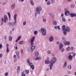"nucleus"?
I'll use <instances>...</instances> for the list:
<instances>
[{"mask_svg":"<svg viewBox=\"0 0 76 76\" xmlns=\"http://www.w3.org/2000/svg\"><path fill=\"white\" fill-rule=\"evenodd\" d=\"M23 25H26V22H24L23 23Z\"/></svg>","mask_w":76,"mask_h":76,"instance_id":"obj_48","label":"nucleus"},{"mask_svg":"<svg viewBox=\"0 0 76 76\" xmlns=\"http://www.w3.org/2000/svg\"><path fill=\"white\" fill-rule=\"evenodd\" d=\"M62 39L63 40H65V38H64V37H62Z\"/></svg>","mask_w":76,"mask_h":76,"instance_id":"obj_55","label":"nucleus"},{"mask_svg":"<svg viewBox=\"0 0 76 76\" xmlns=\"http://www.w3.org/2000/svg\"><path fill=\"white\" fill-rule=\"evenodd\" d=\"M35 56H36V57H37V56H38V52L37 51L35 53Z\"/></svg>","mask_w":76,"mask_h":76,"instance_id":"obj_22","label":"nucleus"},{"mask_svg":"<svg viewBox=\"0 0 76 76\" xmlns=\"http://www.w3.org/2000/svg\"><path fill=\"white\" fill-rule=\"evenodd\" d=\"M48 70H49V69L47 68V69H46V71H47V72H48Z\"/></svg>","mask_w":76,"mask_h":76,"instance_id":"obj_59","label":"nucleus"},{"mask_svg":"<svg viewBox=\"0 0 76 76\" xmlns=\"http://www.w3.org/2000/svg\"><path fill=\"white\" fill-rule=\"evenodd\" d=\"M2 47V45L0 44V49Z\"/></svg>","mask_w":76,"mask_h":76,"instance_id":"obj_53","label":"nucleus"},{"mask_svg":"<svg viewBox=\"0 0 76 76\" xmlns=\"http://www.w3.org/2000/svg\"><path fill=\"white\" fill-rule=\"evenodd\" d=\"M48 53L49 54H51V51H49L48 52Z\"/></svg>","mask_w":76,"mask_h":76,"instance_id":"obj_43","label":"nucleus"},{"mask_svg":"<svg viewBox=\"0 0 76 76\" xmlns=\"http://www.w3.org/2000/svg\"><path fill=\"white\" fill-rule=\"evenodd\" d=\"M27 61L30 66V69L31 72H33L34 70V66L32 63H30V59L29 58H28L27 59Z\"/></svg>","mask_w":76,"mask_h":76,"instance_id":"obj_1","label":"nucleus"},{"mask_svg":"<svg viewBox=\"0 0 76 76\" xmlns=\"http://www.w3.org/2000/svg\"><path fill=\"white\" fill-rule=\"evenodd\" d=\"M41 30L42 32V35L44 36H45L46 35V30H45V29L43 28L41 29Z\"/></svg>","mask_w":76,"mask_h":76,"instance_id":"obj_5","label":"nucleus"},{"mask_svg":"<svg viewBox=\"0 0 76 76\" xmlns=\"http://www.w3.org/2000/svg\"><path fill=\"white\" fill-rule=\"evenodd\" d=\"M14 30H15V28H13L12 29V31H14Z\"/></svg>","mask_w":76,"mask_h":76,"instance_id":"obj_64","label":"nucleus"},{"mask_svg":"<svg viewBox=\"0 0 76 76\" xmlns=\"http://www.w3.org/2000/svg\"><path fill=\"white\" fill-rule=\"evenodd\" d=\"M66 16H69L70 15V12L69 11H66L65 12Z\"/></svg>","mask_w":76,"mask_h":76,"instance_id":"obj_9","label":"nucleus"},{"mask_svg":"<svg viewBox=\"0 0 76 76\" xmlns=\"http://www.w3.org/2000/svg\"><path fill=\"white\" fill-rule=\"evenodd\" d=\"M14 58H16V55H14Z\"/></svg>","mask_w":76,"mask_h":76,"instance_id":"obj_51","label":"nucleus"},{"mask_svg":"<svg viewBox=\"0 0 76 76\" xmlns=\"http://www.w3.org/2000/svg\"><path fill=\"white\" fill-rule=\"evenodd\" d=\"M54 28H55V29H57L58 28V29L59 30H60V28L59 26H55Z\"/></svg>","mask_w":76,"mask_h":76,"instance_id":"obj_18","label":"nucleus"},{"mask_svg":"<svg viewBox=\"0 0 76 76\" xmlns=\"http://www.w3.org/2000/svg\"><path fill=\"white\" fill-rule=\"evenodd\" d=\"M9 48H7V53H9Z\"/></svg>","mask_w":76,"mask_h":76,"instance_id":"obj_34","label":"nucleus"},{"mask_svg":"<svg viewBox=\"0 0 76 76\" xmlns=\"http://www.w3.org/2000/svg\"><path fill=\"white\" fill-rule=\"evenodd\" d=\"M62 20L64 22H66V19H65V18H64V17L62 18Z\"/></svg>","mask_w":76,"mask_h":76,"instance_id":"obj_31","label":"nucleus"},{"mask_svg":"<svg viewBox=\"0 0 76 76\" xmlns=\"http://www.w3.org/2000/svg\"><path fill=\"white\" fill-rule=\"evenodd\" d=\"M46 64H49L50 63V61L48 60H47L45 61Z\"/></svg>","mask_w":76,"mask_h":76,"instance_id":"obj_20","label":"nucleus"},{"mask_svg":"<svg viewBox=\"0 0 76 76\" xmlns=\"http://www.w3.org/2000/svg\"><path fill=\"white\" fill-rule=\"evenodd\" d=\"M54 40V37L51 36L49 38V40L50 42H52Z\"/></svg>","mask_w":76,"mask_h":76,"instance_id":"obj_12","label":"nucleus"},{"mask_svg":"<svg viewBox=\"0 0 76 76\" xmlns=\"http://www.w3.org/2000/svg\"><path fill=\"white\" fill-rule=\"evenodd\" d=\"M9 40L10 41H12V37H11L10 36L9 37Z\"/></svg>","mask_w":76,"mask_h":76,"instance_id":"obj_27","label":"nucleus"},{"mask_svg":"<svg viewBox=\"0 0 76 76\" xmlns=\"http://www.w3.org/2000/svg\"><path fill=\"white\" fill-rule=\"evenodd\" d=\"M30 3H31V4L32 6H33L34 4V2H33V0H30Z\"/></svg>","mask_w":76,"mask_h":76,"instance_id":"obj_21","label":"nucleus"},{"mask_svg":"<svg viewBox=\"0 0 76 76\" xmlns=\"http://www.w3.org/2000/svg\"><path fill=\"white\" fill-rule=\"evenodd\" d=\"M21 53H22V52H23V49H21Z\"/></svg>","mask_w":76,"mask_h":76,"instance_id":"obj_60","label":"nucleus"},{"mask_svg":"<svg viewBox=\"0 0 76 76\" xmlns=\"http://www.w3.org/2000/svg\"><path fill=\"white\" fill-rule=\"evenodd\" d=\"M3 25V22H1V25Z\"/></svg>","mask_w":76,"mask_h":76,"instance_id":"obj_61","label":"nucleus"},{"mask_svg":"<svg viewBox=\"0 0 76 76\" xmlns=\"http://www.w3.org/2000/svg\"><path fill=\"white\" fill-rule=\"evenodd\" d=\"M8 25L9 26H10V25H12V23L10 22H9V23Z\"/></svg>","mask_w":76,"mask_h":76,"instance_id":"obj_45","label":"nucleus"},{"mask_svg":"<svg viewBox=\"0 0 76 76\" xmlns=\"http://www.w3.org/2000/svg\"><path fill=\"white\" fill-rule=\"evenodd\" d=\"M70 42H67V41H65L64 43V45H70Z\"/></svg>","mask_w":76,"mask_h":76,"instance_id":"obj_10","label":"nucleus"},{"mask_svg":"<svg viewBox=\"0 0 76 76\" xmlns=\"http://www.w3.org/2000/svg\"><path fill=\"white\" fill-rule=\"evenodd\" d=\"M42 10V7H38L36 8V11L38 12H40Z\"/></svg>","mask_w":76,"mask_h":76,"instance_id":"obj_8","label":"nucleus"},{"mask_svg":"<svg viewBox=\"0 0 76 76\" xmlns=\"http://www.w3.org/2000/svg\"><path fill=\"white\" fill-rule=\"evenodd\" d=\"M59 43H60V42L58 41L56 42L57 44H59Z\"/></svg>","mask_w":76,"mask_h":76,"instance_id":"obj_56","label":"nucleus"},{"mask_svg":"<svg viewBox=\"0 0 76 76\" xmlns=\"http://www.w3.org/2000/svg\"><path fill=\"white\" fill-rule=\"evenodd\" d=\"M14 47L15 48L16 50L18 49V47L17 46V45H14Z\"/></svg>","mask_w":76,"mask_h":76,"instance_id":"obj_29","label":"nucleus"},{"mask_svg":"<svg viewBox=\"0 0 76 76\" xmlns=\"http://www.w3.org/2000/svg\"><path fill=\"white\" fill-rule=\"evenodd\" d=\"M16 61H17L16 59L15 60H14V62H16Z\"/></svg>","mask_w":76,"mask_h":76,"instance_id":"obj_62","label":"nucleus"},{"mask_svg":"<svg viewBox=\"0 0 76 76\" xmlns=\"http://www.w3.org/2000/svg\"><path fill=\"white\" fill-rule=\"evenodd\" d=\"M4 75L5 76H8V72H7L6 73H5Z\"/></svg>","mask_w":76,"mask_h":76,"instance_id":"obj_35","label":"nucleus"},{"mask_svg":"<svg viewBox=\"0 0 76 76\" xmlns=\"http://www.w3.org/2000/svg\"><path fill=\"white\" fill-rule=\"evenodd\" d=\"M50 4V1L48 2L47 3V4H48V5H49V4Z\"/></svg>","mask_w":76,"mask_h":76,"instance_id":"obj_42","label":"nucleus"},{"mask_svg":"<svg viewBox=\"0 0 76 76\" xmlns=\"http://www.w3.org/2000/svg\"><path fill=\"white\" fill-rule=\"evenodd\" d=\"M64 31L63 32V34H64V35H66L67 34V32H66L65 31Z\"/></svg>","mask_w":76,"mask_h":76,"instance_id":"obj_37","label":"nucleus"},{"mask_svg":"<svg viewBox=\"0 0 76 76\" xmlns=\"http://www.w3.org/2000/svg\"><path fill=\"white\" fill-rule=\"evenodd\" d=\"M57 60V59L56 57H54L50 62V69H52V67L53 66V64L56 63V61Z\"/></svg>","mask_w":76,"mask_h":76,"instance_id":"obj_2","label":"nucleus"},{"mask_svg":"<svg viewBox=\"0 0 76 76\" xmlns=\"http://www.w3.org/2000/svg\"><path fill=\"white\" fill-rule=\"evenodd\" d=\"M37 31H35L34 32V34L35 35H36V34H37Z\"/></svg>","mask_w":76,"mask_h":76,"instance_id":"obj_40","label":"nucleus"},{"mask_svg":"<svg viewBox=\"0 0 76 76\" xmlns=\"http://www.w3.org/2000/svg\"><path fill=\"white\" fill-rule=\"evenodd\" d=\"M74 7H75V5L74 4H72L71 5V8H73Z\"/></svg>","mask_w":76,"mask_h":76,"instance_id":"obj_32","label":"nucleus"},{"mask_svg":"<svg viewBox=\"0 0 76 76\" xmlns=\"http://www.w3.org/2000/svg\"><path fill=\"white\" fill-rule=\"evenodd\" d=\"M41 58L40 57H37L35 58L36 60H41Z\"/></svg>","mask_w":76,"mask_h":76,"instance_id":"obj_23","label":"nucleus"},{"mask_svg":"<svg viewBox=\"0 0 76 76\" xmlns=\"http://www.w3.org/2000/svg\"><path fill=\"white\" fill-rule=\"evenodd\" d=\"M6 46L7 48H9V44H7Z\"/></svg>","mask_w":76,"mask_h":76,"instance_id":"obj_50","label":"nucleus"},{"mask_svg":"<svg viewBox=\"0 0 76 76\" xmlns=\"http://www.w3.org/2000/svg\"><path fill=\"white\" fill-rule=\"evenodd\" d=\"M4 23H7L8 20V18H7V17L6 16V15H5L4 16Z\"/></svg>","mask_w":76,"mask_h":76,"instance_id":"obj_7","label":"nucleus"},{"mask_svg":"<svg viewBox=\"0 0 76 76\" xmlns=\"http://www.w3.org/2000/svg\"><path fill=\"white\" fill-rule=\"evenodd\" d=\"M16 54L18 56L17 58H19V52L18 51L16 52Z\"/></svg>","mask_w":76,"mask_h":76,"instance_id":"obj_15","label":"nucleus"},{"mask_svg":"<svg viewBox=\"0 0 76 76\" xmlns=\"http://www.w3.org/2000/svg\"><path fill=\"white\" fill-rule=\"evenodd\" d=\"M15 7V4H14L11 6V8L12 9H14Z\"/></svg>","mask_w":76,"mask_h":76,"instance_id":"obj_19","label":"nucleus"},{"mask_svg":"<svg viewBox=\"0 0 76 76\" xmlns=\"http://www.w3.org/2000/svg\"><path fill=\"white\" fill-rule=\"evenodd\" d=\"M4 21V19L3 18H1V22H3Z\"/></svg>","mask_w":76,"mask_h":76,"instance_id":"obj_49","label":"nucleus"},{"mask_svg":"<svg viewBox=\"0 0 76 76\" xmlns=\"http://www.w3.org/2000/svg\"><path fill=\"white\" fill-rule=\"evenodd\" d=\"M68 58L69 60H72V59L73 58V57L71 55H69V56Z\"/></svg>","mask_w":76,"mask_h":76,"instance_id":"obj_14","label":"nucleus"},{"mask_svg":"<svg viewBox=\"0 0 76 76\" xmlns=\"http://www.w3.org/2000/svg\"><path fill=\"white\" fill-rule=\"evenodd\" d=\"M72 54H73V55H72L73 57H75V56H76V53H72Z\"/></svg>","mask_w":76,"mask_h":76,"instance_id":"obj_36","label":"nucleus"},{"mask_svg":"<svg viewBox=\"0 0 76 76\" xmlns=\"http://www.w3.org/2000/svg\"><path fill=\"white\" fill-rule=\"evenodd\" d=\"M73 49H74V47H71V50H73Z\"/></svg>","mask_w":76,"mask_h":76,"instance_id":"obj_47","label":"nucleus"},{"mask_svg":"<svg viewBox=\"0 0 76 76\" xmlns=\"http://www.w3.org/2000/svg\"><path fill=\"white\" fill-rule=\"evenodd\" d=\"M53 25H56L57 24V22L55 21H53Z\"/></svg>","mask_w":76,"mask_h":76,"instance_id":"obj_30","label":"nucleus"},{"mask_svg":"<svg viewBox=\"0 0 76 76\" xmlns=\"http://www.w3.org/2000/svg\"><path fill=\"white\" fill-rule=\"evenodd\" d=\"M10 34H11L12 33V31H10Z\"/></svg>","mask_w":76,"mask_h":76,"instance_id":"obj_58","label":"nucleus"},{"mask_svg":"<svg viewBox=\"0 0 76 76\" xmlns=\"http://www.w3.org/2000/svg\"><path fill=\"white\" fill-rule=\"evenodd\" d=\"M25 72L24 71H23V72H22V76H26V75L24 73Z\"/></svg>","mask_w":76,"mask_h":76,"instance_id":"obj_25","label":"nucleus"},{"mask_svg":"<svg viewBox=\"0 0 76 76\" xmlns=\"http://www.w3.org/2000/svg\"><path fill=\"white\" fill-rule=\"evenodd\" d=\"M61 52H64V49H62L61 50Z\"/></svg>","mask_w":76,"mask_h":76,"instance_id":"obj_52","label":"nucleus"},{"mask_svg":"<svg viewBox=\"0 0 76 76\" xmlns=\"http://www.w3.org/2000/svg\"><path fill=\"white\" fill-rule=\"evenodd\" d=\"M62 31H66V32H70V28L68 26H66L65 28V25H64L62 27Z\"/></svg>","mask_w":76,"mask_h":76,"instance_id":"obj_3","label":"nucleus"},{"mask_svg":"<svg viewBox=\"0 0 76 76\" xmlns=\"http://www.w3.org/2000/svg\"><path fill=\"white\" fill-rule=\"evenodd\" d=\"M68 67L69 69H72V66H71V65H69L68 66Z\"/></svg>","mask_w":76,"mask_h":76,"instance_id":"obj_26","label":"nucleus"},{"mask_svg":"<svg viewBox=\"0 0 76 76\" xmlns=\"http://www.w3.org/2000/svg\"><path fill=\"white\" fill-rule=\"evenodd\" d=\"M51 1L52 3H54V1H55V0H51Z\"/></svg>","mask_w":76,"mask_h":76,"instance_id":"obj_41","label":"nucleus"},{"mask_svg":"<svg viewBox=\"0 0 76 76\" xmlns=\"http://www.w3.org/2000/svg\"><path fill=\"white\" fill-rule=\"evenodd\" d=\"M35 48V46L34 45H32L31 46V51H33V50Z\"/></svg>","mask_w":76,"mask_h":76,"instance_id":"obj_13","label":"nucleus"},{"mask_svg":"<svg viewBox=\"0 0 76 76\" xmlns=\"http://www.w3.org/2000/svg\"><path fill=\"white\" fill-rule=\"evenodd\" d=\"M67 66V62L66 61H65L64 64V66H63V67L64 68H65V67Z\"/></svg>","mask_w":76,"mask_h":76,"instance_id":"obj_17","label":"nucleus"},{"mask_svg":"<svg viewBox=\"0 0 76 76\" xmlns=\"http://www.w3.org/2000/svg\"><path fill=\"white\" fill-rule=\"evenodd\" d=\"M18 39H17L16 40V42H18Z\"/></svg>","mask_w":76,"mask_h":76,"instance_id":"obj_63","label":"nucleus"},{"mask_svg":"<svg viewBox=\"0 0 76 76\" xmlns=\"http://www.w3.org/2000/svg\"><path fill=\"white\" fill-rule=\"evenodd\" d=\"M20 36L17 39L18 40H20Z\"/></svg>","mask_w":76,"mask_h":76,"instance_id":"obj_39","label":"nucleus"},{"mask_svg":"<svg viewBox=\"0 0 76 76\" xmlns=\"http://www.w3.org/2000/svg\"><path fill=\"white\" fill-rule=\"evenodd\" d=\"M64 15L63 14H61V17H63Z\"/></svg>","mask_w":76,"mask_h":76,"instance_id":"obj_57","label":"nucleus"},{"mask_svg":"<svg viewBox=\"0 0 76 76\" xmlns=\"http://www.w3.org/2000/svg\"><path fill=\"white\" fill-rule=\"evenodd\" d=\"M22 42H23V41H21L20 42H19V44H23V43H22Z\"/></svg>","mask_w":76,"mask_h":76,"instance_id":"obj_38","label":"nucleus"},{"mask_svg":"<svg viewBox=\"0 0 76 76\" xmlns=\"http://www.w3.org/2000/svg\"><path fill=\"white\" fill-rule=\"evenodd\" d=\"M4 38L5 39H6V38H7V36H4Z\"/></svg>","mask_w":76,"mask_h":76,"instance_id":"obj_54","label":"nucleus"},{"mask_svg":"<svg viewBox=\"0 0 76 76\" xmlns=\"http://www.w3.org/2000/svg\"><path fill=\"white\" fill-rule=\"evenodd\" d=\"M25 72L26 74H28L29 73V70H25Z\"/></svg>","mask_w":76,"mask_h":76,"instance_id":"obj_28","label":"nucleus"},{"mask_svg":"<svg viewBox=\"0 0 76 76\" xmlns=\"http://www.w3.org/2000/svg\"><path fill=\"white\" fill-rule=\"evenodd\" d=\"M63 47V44L62 43H60L59 45V50H60Z\"/></svg>","mask_w":76,"mask_h":76,"instance_id":"obj_11","label":"nucleus"},{"mask_svg":"<svg viewBox=\"0 0 76 76\" xmlns=\"http://www.w3.org/2000/svg\"><path fill=\"white\" fill-rule=\"evenodd\" d=\"M8 15L9 16V19L10 20H11V17H10V12H8Z\"/></svg>","mask_w":76,"mask_h":76,"instance_id":"obj_24","label":"nucleus"},{"mask_svg":"<svg viewBox=\"0 0 76 76\" xmlns=\"http://www.w3.org/2000/svg\"><path fill=\"white\" fill-rule=\"evenodd\" d=\"M70 49V47H68L67 49H66V50L67 51H69V50Z\"/></svg>","mask_w":76,"mask_h":76,"instance_id":"obj_33","label":"nucleus"},{"mask_svg":"<svg viewBox=\"0 0 76 76\" xmlns=\"http://www.w3.org/2000/svg\"><path fill=\"white\" fill-rule=\"evenodd\" d=\"M2 54H0V58H1V57H2Z\"/></svg>","mask_w":76,"mask_h":76,"instance_id":"obj_46","label":"nucleus"},{"mask_svg":"<svg viewBox=\"0 0 76 76\" xmlns=\"http://www.w3.org/2000/svg\"><path fill=\"white\" fill-rule=\"evenodd\" d=\"M43 21L44 22H46V20L43 19Z\"/></svg>","mask_w":76,"mask_h":76,"instance_id":"obj_44","label":"nucleus"},{"mask_svg":"<svg viewBox=\"0 0 76 76\" xmlns=\"http://www.w3.org/2000/svg\"><path fill=\"white\" fill-rule=\"evenodd\" d=\"M35 40V36L33 37L30 40V42H31V45H34V40Z\"/></svg>","mask_w":76,"mask_h":76,"instance_id":"obj_6","label":"nucleus"},{"mask_svg":"<svg viewBox=\"0 0 76 76\" xmlns=\"http://www.w3.org/2000/svg\"><path fill=\"white\" fill-rule=\"evenodd\" d=\"M20 66H19L18 67L17 69V72L18 73L19 72V71L20 70Z\"/></svg>","mask_w":76,"mask_h":76,"instance_id":"obj_16","label":"nucleus"},{"mask_svg":"<svg viewBox=\"0 0 76 76\" xmlns=\"http://www.w3.org/2000/svg\"><path fill=\"white\" fill-rule=\"evenodd\" d=\"M17 16V14H15L14 16V19L15 22L12 23L11 24V26L12 27H13L15 26V23H16V17Z\"/></svg>","mask_w":76,"mask_h":76,"instance_id":"obj_4","label":"nucleus"}]
</instances>
